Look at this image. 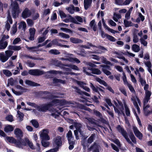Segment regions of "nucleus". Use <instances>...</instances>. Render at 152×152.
Segmentation results:
<instances>
[{
    "label": "nucleus",
    "mask_w": 152,
    "mask_h": 152,
    "mask_svg": "<svg viewBox=\"0 0 152 152\" xmlns=\"http://www.w3.org/2000/svg\"><path fill=\"white\" fill-rule=\"evenodd\" d=\"M14 134L18 140H17L12 137L7 136L5 139L6 142L14 144V145L17 147L21 148L23 146L28 145L32 149H35L33 143L30 142L28 138L25 137L24 139H22L23 134L20 129H16L14 131Z\"/></svg>",
    "instance_id": "f257e3e1"
},
{
    "label": "nucleus",
    "mask_w": 152,
    "mask_h": 152,
    "mask_svg": "<svg viewBox=\"0 0 152 152\" xmlns=\"http://www.w3.org/2000/svg\"><path fill=\"white\" fill-rule=\"evenodd\" d=\"M43 71H41L38 69H30L28 72L26 70H24L21 73L22 76H25L28 75V73L31 75L34 76H40L45 74Z\"/></svg>",
    "instance_id": "f03ea898"
},
{
    "label": "nucleus",
    "mask_w": 152,
    "mask_h": 152,
    "mask_svg": "<svg viewBox=\"0 0 152 152\" xmlns=\"http://www.w3.org/2000/svg\"><path fill=\"white\" fill-rule=\"evenodd\" d=\"M8 48L9 50L5 51V55L9 59L12 55L14 52L11 50L18 51L21 49V48L20 46L10 45L8 47Z\"/></svg>",
    "instance_id": "7ed1b4c3"
},
{
    "label": "nucleus",
    "mask_w": 152,
    "mask_h": 152,
    "mask_svg": "<svg viewBox=\"0 0 152 152\" xmlns=\"http://www.w3.org/2000/svg\"><path fill=\"white\" fill-rule=\"evenodd\" d=\"M90 86L92 90L93 93H96L98 94V96L99 99L100 98V96H101L99 91L102 92L103 93H105V91L104 90L105 88L104 87L102 86L99 85V87L97 86H95L92 83H91Z\"/></svg>",
    "instance_id": "20e7f679"
},
{
    "label": "nucleus",
    "mask_w": 152,
    "mask_h": 152,
    "mask_svg": "<svg viewBox=\"0 0 152 152\" xmlns=\"http://www.w3.org/2000/svg\"><path fill=\"white\" fill-rule=\"evenodd\" d=\"M53 106L51 103L41 104L40 106L36 105L35 107L39 111L41 112H46Z\"/></svg>",
    "instance_id": "39448f33"
},
{
    "label": "nucleus",
    "mask_w": 152,
    "mask_h": 152,
    "mask_svg": "<svg viewBox=\"0 0 152 152\" xmlns=\"http://www.w3.org/2000/svg\"><path fill=\"white\" fill-rule=\"evenodd\" d=\"M53 143L54 146H56L54 148L58 151L59 149V147L61 146L62 145L61 137L58 136L54 138Z\"/></svg>",
    "instance_id": "423d86ee"
},
{
    "label": "nucleus",
    "mask_w": 152,
    "mask_h": 152,
    "mask_svg": "<svg viewBox=\"0 0 152 152\" xmlns=\"http://www.w3.org/2000/svg\"><path fill=\"white\" fill-rule=\"evenodd\" d=\"M42 94H45V95H49L46 96H45L42 97V98L43 99H53L54 98H59V96H55L54 95L51 94V93L48 91H42Z\"/></svg>",
    "instance_id": "0eeeda50"
},
{
    "label": "nucleus",
    "mask_w": 152,
    "mask_h": 152,
    "mask_svg": "<svg viewBox=\"0 0 152 152\" xmlns=\"http://www.w3.org/2000/svg\"><path fill=\"white\" fill-rule=\"evenodd\" d=\"M131 100L133 102L134 106L137 109L138 112L140 113V110L137 102L139 105L140 104L141 102L139 98L136 96H132L131 98Z\"/></svg>",
    "instance_id": "6e6552de"
},
{
    "label": "nucleus",
    "mask_w": 152,
    "mask_h": 152,
    "mask_svg": "<svg viewBox=\"0 0 152 152\" xmlns=\"http://www.w3.org/2000/svg\"><path fill=\"white\" fill-rule=\"evenodd\" d=\"M48 129H43L41 132L40 137L42 140H49L50 138L48 134Z\"/></svg>",
    "instance_id": "1a4fd4ad"
},
{
    "label": "nucleus",
    "mask_w": 152,
    "mask_h": 152,
    "mask_svg": "<svg viewBox=\"0 0 152 152\" xmlns=\"http://www.w3.org/2000/svg\"><path fill=\"white\" fill-rule=\"evenodd\" d=\"M94 113L96 116L99 118V120L100 121L103 123L106 124V121L103 118L102 115L99 111L94 110Z\"/></svg>",
    "instance_id": "9d476101"
},
{
    "label": "nucleus",
    "mask_w": 152,
    "mask_h": 152,
    "mask_svg": "<svg viewBox=\"0 0 152 152\" xmlns=\"http://www.w3.org/2000/svg\"><path fill=\"white\" fill-rule=\"evenodd\" d=\"M31 14V12L28 8H26L23 11L22 13V17L23 18H26L30 16Z\"/></svg>",
    "instance_id": "9b49d317"
},
{
    "label": "nucleus",
    "mask_w": 152,
    "mask_h": 152,
    "mask_svg": "<svg viewBox=\"0 0 152 152\" xmlns=\"http://www.w3.org/2000/svg\"><path fill=\"white\" fill-rule=\"evenodd\" d=\"M143 110L145 115H148L152 113V106L149 105H146L143 107Z\"/></svg>",
    "instance_id": "f8f14e48"
},
{
    "label": "nucleus",
    "mask_w": 152,
    "mask_h": 152,
    "mask_svg": "<svg viewBox=\"0 0 152 152\" xmlns=\"http://www.w3.org/2000/svg\"><path fill=\"white\" fill-rule=\"evenodd\" d=\"M125 78H126V76L124 75V84L127 86L131 91L133 93H135V91L133 87L131 84L129 83L125 79Z\"/></svg>",
    "instance_id": "ddd939ff"
},
{
    "label": "nucleus",
    "mask_w": 152,
    "mask_h": 152,
    "mask_svg": "<svg viewBox=\"0 0 152 152\" xmlns=\"http://www.w3.org/2000/svg\"><path fill=\"white\" fill-rule=\"evenodd\" d=\"M92 0H84V8L85 10H87L91 5Z\"/></svg>",
    "instance_id": "4468645a"
},
{
    "label": "nucleus",
    "mask_w": 152,
    "mask_h": 152,
    "mask_svg": "<svg viewBox=\"0 0 152 152\" xmlns=\"http://www.w3.org/2000/svg\"><path fill=\"white\" fill-rule=\"evenodd\" d=\"M53 64L56 66L62 67L63 66H68V64H64L61 63V61L57 60H55L53 62Z\"/></svg>",
    "instance_id": "2eb2a0df"
},
{
    "label": "nucleus",
    "mask_w": 152,
    "mask_h": 152,
    "mask_svg": "<svg viewBox=\"0 0 152 152\" xmlns=\"http://www.w3.org/2000/svg\"><path fill=\"white\" fill-rule=\"evenodd\" d=\"M87 120L88 121V125H90V124H91L95 126H98L99 125L98 123L97 122V121L95 119L93 118H89L87 119Z\"/></svg>",
    "instance_id": "dca6fc26"
},
{
    "label": "nucleus",
    "mask_w": 152,
    "mask_h": 152,
    "mask_svg": "<svg viewBox=\"0 0 152 152\" xmlns=\"http://www.w3.org/2000/svg\"><path fill=\"white\" fill-rule=\"evenodd\" d=\"M88 69L92 71V73L96 75H100L101 73V72L100 70L95 68H88Z\"/></svg>",
    "instance_id": "f3484780"
},
{
    "label": "nucleus",
    "mask_w": 152,
    "mask_h": 152,
    "mask_svg": "<svg viewBox=\"0 0 152 152\" xmlns=\"http://www.w3.org/2000/svg\"><path fill=\"white\" fill-rule=\"evenodd\" d=\"M8 59L6 56L4 54V52L0 53V60L2 63L6 62Z\"/></svg>",
    "instance_id": "a211bd4d"
},
{
    "label": "nucleus",
    "mask_w": 152,
    "mask_h": 152,
    "mask_svg": "<svg viewBox=\"0 0 152 152\" xmlns=\"http://www.w3.org/2000/svg\"><path fill=\"white\" fill-rule=\"evenodd\" d=\"M25 83L26 84L32 86H40V84L28 80H26Z\"/></svg>",
    "instance_id": "6ab92c4d"
},
{
    "label": "nucleus",
    "mask_w": 152,
    "mask_h": 152,
    "mask_svg": "<svg viewBox=\"0 0 152 152\" xmlns=\"http://www.w3.org/2000/svg\"><path fill=\"white\" fill-rule=\"evenodd\" d=\"M70 42L74 44L80 43L82 42L81 39L73 37L70 38Z\"/></svg>",
    "instance_id": "aec40b11"
},
{
    "label": "nucleus",
    "mask_w": 152,
    "mask_h": 152,
    "mask_svg": "<svg viewBox=\"0 0 152 152\" xmlns=\"http://www.w3.org/2000/svg\"><path fill=\"white\" fill-rule=\"evenodd\" d=\"M99 98L98 96H97L95 95H94L93 96H92V97H90L88 98L89 100L93 102L96 104L99 103V102L98 99Z\"/></svg>",
    "instance_id": "412c9836"
},
{
    "label": "nucleus",
    "mask_w": 152,
    "mask_h": 152,
    "mask_svg": "<svg viewBox=\"0 0 152 152\" xmlns=\"http://www.w3.org/2000/svg\"><path fill=\"white\" fill-rule=\"evenodd\" d=\"M144 64L146 66L148 67L147 69L148 71L152 75V70L151 69V64L150 61L144 62Z\"/></svg>",
    "instance_id": "4be33fe9"
},
{
    "label": "nucleus",
    "mask_w": 152,
    "mask_h": 152,
    "mask_svg": "<svg viewBox=\"0 0 152 152\" xmlns=\"http://www.w3.org/2000/svg\"><path fill=\"white\" fill-rule=\"evenodd\" d=\"M8 45V42L6 41H1L0 40V49H5Z\"/></svg>",
    "instance_id": "5701e85b"
},
{
    "label": "nucleus",
    "mask_w": 152,
    "mask_h": 152,
    "mask_svg": "<svg viewBox=\"0 0 152 152\" xmlns=\"http://www.w3.org/2000/svg\"><path fill=\"white\" fill-rule=\"evenodd\" d=\"M95 137V134H92L91 136L89 137L87 140V143L88 144L91 143L93 141L94 138Z\"/></svg>",
    "instance_id": "b1692460"
},
{
    "label": "nucleus",
    "mask_w": 152,
    "mask_h": 152,
    "mask_svg": "<svg viewBox=\"0 0 152 152\" xmlns=\"http://www.w3.org/2000/svg\"><path fill=\"white\" fill-rule=\"evenodd\" d=\"M14 128L10 125H9L6 126L4 129V131L6 132H12Z\"/></svg>",
    "instance_id": "393cba45"
},
{
    "label": "nucleus",
    "mask_w": 152,
    "mask_h": 152,
    "mask_svg": "<svg viewBox=\"0 0 152 152\" xmlns=\"http://www.w3.org/2000/svg\"><path fill=\"white\" fill-rule=\"evenodd\" d=\"M133 9V7H131L126 12L125 15V18L126 19L128 20L130 18V14Z\"/></svg>",
    "instance_id": "a878e982"
},
{
    "label": "nucleus",
    "mask_w": 152,
    "mask_h": 152,
    "mask_svg": "<svg viewBox=\"0 0 152 152\" xmlns=\"http://www.w3.org/2000/svg\"><path fill=\"white\" fill-rule=\"evenodd\" d=\"M12 15L14 18L15 19L18 16L20 13V10H12Z\"/></svg>",
    "instance_id": "bb28decb"
},
{
    "label": "nucleus",
    "mask_w": 152,
    "mask_h": 152,
    "mask_svg": "<svg viewBox=\"0 0 152 152\" xmlns=\"http://www.w3.org/2000/svg\"><path fill=\"white\" fill-rule=\"evenodd\" d=\"M124 107L125 109V113L127 116L129 117L130 115V110L127 105L124 103Z\"/></svg>",
    "instance_id": "cd10ccee"
},
{
    "label": "nucleus",
    "mask_w": 152,
    "mask_h": 152,
    "mask_svg": "<svg viewBox=\"0 0 152 152\" xmlns=\"http://www.w3.org/2000/svg\"><path fill=\"white\" fill-rule=\"evenodd\" d=\"M121 18V16L120 14H116V13H114L113 19L115 22H118V20Z\"/></svg>",
    "instance_id": "c85d7f7f"
},
{
    "label": "nucleus",
    "mask_w": 152,
    "mask_h": 152,
    "mask_svg": "<svg viewBox=\"0 0 152 152\" xmlns=\"http://www.w3.org/2000/svg\"><path fill=\"white\" fill-rule=\"evenodd\" d=\"M132 50L135 52H138L140 50V46L136 44L132 45Z\"/></svg>",
    "instance_id": "c756f323"
},
{
    "label": "nucleus",
    "mask_w": 152,
    "mask_h": 152,
    "mask_svg": "<svg viewBox=\"0 0 152 152\" xmlns=\"http://www.w3.org/2000/svg\"><path fill=\"white\" fill-rule=\"evenodd\" d=\"M3 73L7 77H9L11 76L12 75V72L8 69L3 70Z\"/></svg>",
    "instance_id": "7c9ffc66"
},
{
    "label": "nucleus",
    "mask_w": 152,
    "mask_h": 152,
    "mask_svg": "<svg viewBox=\"0 0 152 152\" xmlns=\"http://www.w3.org/2000/svg\"><path fill=\"white\" fill-rule=\"evenodd\" d=\"M67 137L68 142L71 141V140H73L74 137H72V131L69 130L66 134Z\"/></svg>",
    "instance_id": "2f4dec72"
},
{
    "label": "nucleus",
    "mask_w": 152,
    "mask_h": 152,
    "mask_svg": "<svg viewBox=\"0 0 152 152\" xmlns=\"http://www.w3.org/2000/svg\"><path fill=\"white\" fill-rule=\"evenodd\" d=\"M122 53L121 52L114 51L113 52V54H116L118 55V56H115V57H117L119 59L124 60V56H123Z\"/></svg>",
    "instance_id": "473e14b6"
},
{
    "label": "nucleus",
    "mask_w": 152,
    "mask_h": 152,
    "mask_svg": "<svg viewBox=\"0 0 152 152\" xmlns=\"http://www.w3.org/2000/svg\"><path fill=\"white\" fill-rule=\"evenodd\" d=\"M97 81L100 84L104 85L105 86H107V83L104 80H102L99 78H97L96 79Z\"/></svg>",
    "instance_id": "72a5a7b5"
},
{
    "label": "nucleus",
    "mask_w": 152,
    "mask_h": 152,
    "mask_svg": "<svg viewBox=\"0 0 152 152\" xmlns=\"http://www.w3.org/2000/svg\"><path fill=\"white\" fill-rule=\"evenodd\" d=\"M27 49L29 50H31V52H36L38 51V48L39 47H29L28 46L26 47Z\"/></svg>",
    "instance_id": "f704fd0d"
},
{
    "label": "nucleus",
    "mask_w": 152,
    "mask_h": 152,
    "mask_svg": "<svg viewBox=\"0 0 152 152\" xmlns=\"http://www.w3.org/2000/svg\"><path fill=\"white\" fill-rule=\"evenodd\" d=\"M59 83L62 84H64L65 83V82L64 80L61 79H58L56 78H54L53 79V83Z\"/></svg>",
    "instance_id": "c9c22d12"
},
{
    "label": "nucleus",
    "mask_w": 152,
    "mask_h": 152,
    "mask_svg": "<svg viewBox=\"0 0 152 152\" xmlns=\"http://www.w3.org/2000/svg\"><path fill=\"white\" fill-rule=\"evenodd\" d=\"M31 123L35 128H37L39 127V124L37 120H32L31 121Z\"/></svg>",
    "instance_id": "e433bc0d"
},
{
    "label": "nucleus",
    "mask_w": 152,
    "mask_h": 152,
    "mask_svg": "<svg viewBox=\"0 0 152 152\" xmlns=\"http://www.w3.org/2000/svg\"><path fill=\"white\" fill-rule=\"evenodd\" d=\"M47 140H42L41 143L42 145L44 147H48L50 145V142L48 141H47Z\"/></svg>",
    "instance_id": "4c0bfd02"
},
{
    "label": "nucleus",
    "mask_w": 152,
    "mask_h": 152,
    "mask_svg": "<svg viewBox=\"0 0 152 152\" xmlns=\"http://www.w3.org/2000/svg\"><path fill=\"white\" fill-rule=\"evenodd\" d=\"M69 12L71 14H73L75 10V7L73 5H72L70 7H69L67 9Z\"/></svg>",
    "instance_id": "58836bf2"
},
{
    "label": "nucleus",
    "mask_w": 152,
    "mask_h": 152,
    "mask_svg": "<svg viewBox=\"0 0 152 152\" xmlns=\"http://www.w3.org/2000/svg\"><path fill=\"white\" fill-rule=\"evenodd\" d=\"M17 113L18 117L19 118L20 121H22L23 119V117L24 116V114L23 113H21L19 111H18Z\"/></svg>",
    "instance_id": "ea45409f"
},
{
    "label": "nucleus",
    "mask_w": 152,
    "mask_h": 152,
    "mask_svg": "<svg viewBox=\"0 0 152 152\" xmlns=\"http://www.w3.org/2000/svg\"><path fill=\"white\" fill-rule=\"evenodd\" d=\"M49 53L54 55H58L60 54L59 51L56 49H51L49 51Z\"/></svg>",
    "instance_id": "a19ab883"
},
{
    "label": "nucleus",
    "mask_w": 152,
    "mask_h": 152,
    "mask_svg": "<svg viewBox=\"0 0 152 152\" xmlns=\"http://www.w3.org/2000/svg\"><path fill=\"white\" fill-rule=\"evenodd\" d=\"M68 143L69 145V150H72L74 148V145L75 144V141H70L68 142Z\"/></svg>",
    "instance_id": "79ce46f5"
},
{
    "label": "nucleus",
    "mask_w": 152,
    "mask_h": 152,
    "mask_svg": "<svg viewBox=\"0 0 152 152\" xmlns=\"http://www.w3.org/2000/svg\"><path fill=\"white\" fill-rule=\"evenodd\" d=\"M74 126L76 130H78L81 129L82 127V125L81 124L76 122L74 124Z\"/></svg>",
    "instance_id": "37998d69"
},
{
    "label": "nucleus",
    "mask_w": 152,
    "mask_h": 152,
    "mask_svg": "<svg viewBox=\"0 0 152 152\" xmlns=\"http://www.w3.org/2000/svg\"><path fill=\"white\" fill-rule=\"evenodd\" d=\"M124 24L126 27H129L132 26V22L130 21H128L124 20Z\"/></svg>",
    "instance_id": "c03bdc74"
},
{
    "label": "nucleus",
    "mask_w": 152,
    "mask_h": 152,
    "mask_svg": "<svg viewBox=\"0 0 152 152\" xmlns=\"http://www.w3.org/2000/svg\"><path fill=\"white\" fill-rule=\"evenodd\" d=\"M116 128L117 130L121 132L122 135L124 136V128L121 127L120 125H118Z\"/></svg>",
    "instance_id": "a18cd8bd"
},
{
    "label": "nucleus",
    "mask_w": 152,
    "mask_h": 152,
    "mask_svg": "<svg viewBox=\"0 0 152 152\" xmlns=\"http://www.w3.org/2000/svg\"><path fill=\"white\" fill-rule=\"evenodd\" d=\"M69 19L71 22H72L73 23H74L75 24H80V23H79L76 21L75 18H73L71 16H70Z\"/></svg>",
    "instance_id": "49530a36"
},
{
    "label": "nucleus",
    "mask_w": 152,
    "mask_h": 152,
    "mask_svg": "<svg viewBox=\"0 0 152 152\" xmlns=\"http://www.w3.org/2000/svg\"><path fill=\"white\" fill-rule=\"evenodd\" d=\"M59 35L62 37L66 39L69 38L70 37V36L69 35L63 33H59Z\"/></svg>",
    "instance_id": "de8ad7c7"
},
{
    "label": "nucleus",
    "mask_w": 152,
    "mask_h": 152,
    "mask_svg": "<svg viewBox=\"0 0 152 152\" xmlns=\"http://www.w3.org/2000/svg\"><path fill=\"white\" fill-rule=\"evenodd\" d=\"M7 20L8 21H9V22L11 24L12 23V20L10 15V12L9 11L8 12L7 16Z\"/></svg>",
    "instance_id": "09e8293b"
},
{
    "label": "nucleus",
    "mask_w": 152,
    "mask_h": 152,
    "mask_svg": "<svg viewBox=\"0 0 152 152\" xmlns=\"http://www.w3.org/2000/svg\"><path fill=\"white\" fill-rule=\"evenodd\" d=\"M106 35L107 36V38L110 41L112 42L115 41L116 39L114 37L108 34H106Z\"/></svg>",
    "instance_id": "8fccbe9b"
},
{
    "label": "nucleus",
    "mask_w": 152,
    "mask_h": 152,
    "mask_svg": "<svg viewBox=\"0 0 152 152\" xmlns=\"http://www.w3.org/2000/svg\"><path fill=\"white\" fill-rule=\"evenodd\" d=\"M84 95L87 96H89L90 97H91L89 94L86 92L83 91L81 95L82 96H81V98L85 99H86V97H85V96H84Z\"/></svg>",
    "instance_id": "3c124183"
},
{
    "label": "nucleus",
    "mask_w": 152,
    "mask_h": 152,
    "mask_svg": "<svg viewBox=\"0 0 152 152\" xmlns=\"http://www.w3.org/2000/svg\"><path fill=\"white\" fill-rule=\"evenodd\" d=\"M141 43L144 46H146L148 44V42L142 38H141L140 39Z\"/></svg>",
    "instance_id": "603ef678"
},
{
    "label": "nucleus",
    "mask_w": 152,
    "mask_h": 152,
    "mask_svg": "<svg viewBox=\"0 0 152 152\" xmlns=\"http://www.w3.org/2000/svg\"><path fill=\"white\" fill-rule=\"evenodd\" d=\"M77 84L81 88H83L84 87V85H86V83H84L83 82L81 81H77Z\"/></svg>",
    "instance_id": "864d4df0"
},
{
    "label": "nucleus",
    "mask_w": 152,
    "mask_h": 152,
    "mask_svg": "<svg viewBox=\"0 0 152 152\" xmlns=\"http://www.w3.org/2000/svg\"><path fill=\"white\" fill-rule=\"evenodd\" d=\"M17 25L16 24H14L12 27V31L13 34H15L17 32Z\"/></svg>",
    "instance_id": "5fc2aeb1"
},
{
    "label": "nucleus",
    "mask_w": 152,
    "mask_h": 152,
    "mask_svg": "<svg viewBox=\"0 0 152 152\" xmlns=\"http://www.w3.org/2000/svg\"><path fill=\"white\" fill-rule=\"evenodd\" d=\"M60 29L61 30L64 31L65 32H67L69 33H73V31H72L68 28H66L64 27H61L60 28Z\"/></svg>",
    "instance_id": "6e6d98bb"
},
{
    "label": "nucleus",
    "mask_w": 152,
    "mask_h": 152,
    "mask_svg": "<svg viewBox=\"0 0 152 152\" xmlns=\"http://www.w3.org/2000/svg\"><path fill=\"white\" fill-rule=\"evenodd\" d=\"M133 41L134 43H136L138 42L139 39L137 35H133Z\"/></svg>",
    "instance_id": "4d7b16f0"
},
{
    "label": "nucleus",
    "mask_w": 152,
    "mask_h": 152,
    "mask_svg": "<svg viewBox=\"0 0 152 152\" xmlns=\"http://www.w3.org/2000/svg\"><path fill=\"white\" fill-rule=\"evenodd\" d=\"M68 66L70 68H71L72 69L77 70H79V69L78 67L76 66V65H68Z\"/></svg>",
    "instance_id": "13d9d810"
},
{
    "label": "nucleus",
    "mask_w": 152,
    "mask_h": 152,
    "mask_svg": "<svg viewBox=\"0 0 152 152\" xmlns=\"http://www.w3.org/2000/svg\"><path fill=\"white\" fill-rule=\"evenodd\" d=\"M14 80L12 78H10L8 80V85H10L11 86H13L14 84Z\"/></svg>",
    "instance_id": "bf43d9fd"
},
{
    "label": "nucleus",
    "mask_w": 152,
    "mask_h": 152,
    "mask_svg": "<svg viewBox=\"0 0 152 152\" xmlns=\"http://www.w3.org/2000/svg\"><path fill=\"white\" fill-rule=\"evenodd\" d=\"M95 126L94 125L91 126L88 124L86 125V127L87 128L88 130L90 131H93L94 130H96V129L94 128Z\"/></svg>",
    "instance_id": "052dcab7"
},
{
    "label": "nucleus",
    "mask_w": 152,
    "mask_h": 152,
    "mask_svg": "<svg viewBox=\"0 0 152 152\" xmlns=\"http://www.w3.org/2000/svg\"><path fill=\"white\" fill-rule=\"evenodd\" d=\"M133 130L134 133L135 134L136 136V135H137V134H139V133H141L140 132V131L138 130L137 128L135 126H133Z\"/></svg>",
    "instance_id": "680f3d73"
},
{
    "label": "nucleus",
    "mask_w": 152,
    "mask_h": 152,
    "mask_svg": "<svg viewBox=\"0 0 152 152\" xmlns=\"http://www.w3.org/2000/svg\"><path fill=\"white\" fill-rule=\"evenodd\" d=\"M102 70L103 72L107 75H110L111 74V72L110 71L107 70L105 69L102 68Z\"/></svg>",
    "instance_id": "e2e57ef3"
},
{
    "label": "nucleus",
    "mask_w": 152,
    "mask_h": 152,
    "mask_svg": "<svg viewBox=\"0 0 152 152\" xmlns=\"http://www.w3.org/2000/svg\"><path fill=\"white\" fill-rule=\"evenodd\" d=\"M6 120L10 122H12L13 121V116L11 115H9L6 118Z\"/></svg>",
    "instance_id": "0e129e2a"
},
{
    "label": "nucleus",
    "mask_w": 152,
    "mask_h": 152,
    "mask_svg": "<svg viewBox=\"0 0 152 152\" xmlns=\"http://www.w3.org/2000/svg\"><path fill=\"white\" fill-rule=\"evenodd\" d=\"M7 67L8 68H10L14 66V65L13 64V62L12 60H9L7 62Z\"/></svg>",
    "instance_id": "69168bd1"
},
{
    "label": "nucleus",
    "mask_w": 152,
    "mask_h": 152,
    "mask_svg": "<svg viewBox=\"0 0 152 152\" xmlns=\"http://www.w3.org/2000/svg\"><path fill=\"white\" fill-rule=\"evenodd\" d=\"M130 136L132 142L135 144L136 143V138L134 134H131L130 135Z\"/></svg>",
    "instance_id": "338daca9"
},
{
    "label": "nucleus",
    "mask_w": 152,
    "mask_h": 152,
    "mask_svg": "<svg viewBox=\"0 0 152 152\" xmlns=\"http://www.w3.org/2000/svg\"><path fill=\"white\" fill-rule=\"evenodd\" d=\"M21 39L20 38H16L14 39L13 42V44L14 45L17 44L18 43H19Z\"/></svg>",
    "instance_id": "774afa93"
}]
</instances>
